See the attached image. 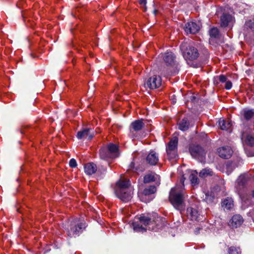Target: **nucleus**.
<instances>
[{
    "mask_svg": "<svg viewBox=\"0 0 254 254\" xmlns=\"http://www.w3.org/2000/svg\"><path fill=\"white\" fill-rule=\"evenodd\" d=\"M185 179L183 177L181 180L182 184L179 186L177 185L171 189L169 195L170 202L176 209L180 211H182L185 208L184 199L185 195L183 191Z\"/></svg>",
    "mask_w": 254,
    "mask_h": 254,
    "instance_id": "f257e3e1",
    "label": "nucleus"
},
{
    "mask_svg": "<svg viewBox=\"0 0 254 254\" xmlns=\"http://www.w3.org/2000/svg\"><path fill=\"white\" fill-rule=\"evenodd\" d=\"M116 196L123 202H128L132 197L133 189L130 186L129 181L125 178H121L115 188Z\"/></svg>",
    "mask_w": 254,
    "mask_h": 254,
    "instance_id": "f03ea898",
    "label": "nucleus"
},
{
    "mask_svg": "<svg viewBox=\"0 0 254 254\" xmlns=\"http://www.w3.org/2000/svg\"><path fill=\"white\" fill-rule=\"evenodd\" d=\"M153 224L150 218L147 216L141 215L139 217L135 218L132 223V226L134 231L143 233L146 230H155L153 227H150V225Z\"/></svg>",
    "mask_w": 254,
    "mask_h": 254,
    "instance_id": "7ed1b4c3",
    "label": "nucleus"
},
{
    "mask_svg": "<svg viewBox=\"0 0 254 254\" xmlns=\"http://www.w3.org/2000/svg\"><path fill=\"white\" fill-rule=\"evenodd\" d=\"M184 58L186 60L192 61L198 57L197 50L192 46H189L187 43H183L180 45Z\"/></svg>",
    "mask_w": 254,
    "mask_h": 254,
    "instance_id": "20e7f679",
    "label": "nucleus"
},
{
    "mask_svg": "<svg viewBox=\"0 0 254 254\" xmlns=\"http://www.w3.org/2000/svg\"><path fill=\"white\" fill-rule=\"evenodd\" d=\"M100 157L102 159H106L108 158H116L118 156V146L113 143H109L107 149L103 148L100 151Z\"/></svg>",
    "mask_w": 254,
    "mask_h": 254,
    "instance_id": "39448f33",
    "label": "nucleus"
},
{
    "mask_svg": "<svg viewBox=\"0 0 254 254\" xmlns=\"http://www.w3.org/2000/svg\"><path fill=\"white\" fill-rule=\"evenodd\" d=\"M79 221L78 219H75L71 222L70 225L73 226V227H71L70 230H68V235L69 237L79 235L85 228V223L82 222H79Z\"/></svg>",
    "mask_w": 254,
    "mask_h": 254,
    "instance_id": "423d86ee",
    "label": "nucleus"
},
{
    "mask_svg": "<svg viewBox=\"0 0 254 254\" xmlns=\"http://www.w3.org/2000/svg\"><path fill=\"white\" fill-rule=\"evenodd\" d=\"M161 84V77L160 76L153 75L144 82V86L146 88L154 89L160 87Z\"/></svg>",
    "mask_w": 254,
    "mask_h": 254,
    "instance_id": "0eeeda50",
    "label": "nucleus"
},
{
    "mask_svg": "<svg viewBox=\"0 0 254 254\" xmlns=\"http://www.w3.org/2000/svg\"><path fill=\"white\" fill-rule=\"evenodd\" d=\"M178 139L175 136L170 141L168 146L166 147V152L168 157L170 159H174L177 157V146L178 144Z\"/></svg>",
    "mask_w": 254,
    "mask_h": 254,
    "instance_id": "6e6552de",
    "label": "nucleus"
},
{
    "mask_svg": "<svg viewBox=\"0 0 254 254\" xmlns=\"http://www.w3.org/2000/svg\"><path fill=\"white\" fill-rule=\"evenodd\" d=\"M190 151L191 155L202 162L204 160L205 153L202 147L198 145H193L190 147Z\"/></svg>",
    "mask_w": 254,
    "mask_h": 254,
    "instance_id": "1a4fd4ad",
    "label": "nucleus"
},
{
    "mask_svg": "<svg viewBox=\"0 0 254 254\" xmlns=\"http://www.w3.org/2000/svg\"><path fill=\"white\" fill-rule=\"evenodd\" d=\"M250 179L251 175L249 174L245 173L240 175L235 184V188L237 191H239L244 188Z\"/></svg>",
    "mask_w": 254,
    "mask_h": 254,
    "instance_id": "9d476101",
    "label": "nucleus"
},
{
    "mask_svg": "<svg viewBox=\"0 0 254 254\" xmlns=\"http://www.w3.org/2000/svg\"><path fill=\"white\" fill-rule=\"evenodd\" d=\"M243 143L249 146H254V136L252 133H243L241 137ZM249 156H254V152L252 153H248Z\"/></svg>",
    "mask_w": 254,
    "mask_h": 254,
    "instance_id": "9b49d317",
    "label": "nucleus"
},
{
    "mask_svg": "<svg viewBox=\"0 0 254 254\" xmlns=\"http://www.w3.org/2000/svg\"><path fill=\"white\" fill-rule=\"evenodd\" d=\"M199 25L193 21L188 22L184 28V30L187 34H195L199 31Z\"/></svg>",
    "mask_w": 254,
    "mask_h": 254,
    "instance_id": "f8f14e48",
    "label": "nucleus"
},
{
    "mask_svg": "<svg viewBox=\"0 0 254 254\" xmlns=\"http://www.w3.org/2000/svg\"><path fill=\"white\" fill-rule=\"evenodd\" d=\"M219 156L224 159L230 158L233 151L232 148L229 146H225L220 147L218 150Z\"/></svg>",
    "mask_w": 254,
    "mask_h": 254,
    "instance_id": "ddd939ff",
    "label": "nucleus"
},
{
    "mask_svg": "<svg viewBox=\"0 0 254 254\" xmlns=\"http://www.w3.org/2000/svg\"><path fill=\"white\" fill-rule=\"evenodd\" d=\"M94 135V131L91 128H84L77 132V137L80 139L82 138L91 139L93 137Z\"/></svg>",
    "mask_w": 254,
    "mask_h": 254,
    "instance_id": "4468645a",
    "label": "nucleus"
},
{
    "mask_svg": "<svg viewBox=\"0 0 254 254\" xmlns=\"http://www.w3.org/2000/svg\"><path fill=\"white\" fill-rule=\"evenodd\" d=\"M175 56L171 52H168L164 54L161 55V58H162L165 63L168 65H172L175 61Z\"/></svg>",
    "mask_w": 254,
    "mask_h": 254,
    "instance_id": "2eb2a0df",
    "label": "nucleus"
},
{
    "mask_svg": "<svg viewBox=\"0 0 254 254\" xmlns=\"http://www.w3.org/2000/svg\"><path fill=\"white\" fill-rule=\"evenodd\" d=\"M243 219L240 215H235L232 217L229 222V225L232 228H237L241 225Z\"/></svg>",
    "mask_w": 254,
    "mask_h": 254,
    "instance_id": "dca6fc26",
    "label": "nucleus"
},
{
    "mask_svg": "<svg viewBox=\"0 0 254 254\" xmlns=\"http://www.w3.org/2000/svg\"><path fill=\"white\" fill-rule=\"evenodd\" d=\"M221 26L222 27H226L230 25L233 23V18L230 15L227 14H224L221 17Z\"/></svg>",
    "mask_w": 254,
    "mask_h": 254,
    "instance_id": "f3484780",
    "label": "nucleus"
},
{
    "mask_svg": "<svg viewBox=\"0 0 254 254\" xmlns=\"http://www.w3.org/2000/svg\"><path fill=\"white\" fill-rule=\"evenodd\" d=\"M188 216L191 220H198L199 214L197 209L193 207H190L187 210Z\"/></svg>",
    "mask_w": 254,
    "mask_h": 254,
    "instance_id": "a211bd4d",
    "label": "nucleus"
},
{
    "mask_svg": "<svg viewBox=\"0 0 254 254\" xmlns=\"http://www.w3.org/2000/svg\"><path fill=\"white\" fill-rule=\"evenodd\" d=\"M197 176V172L196 171L194 170L191 171L189 179L190 181L191 186L193 188H197L199 184V180Z\"/></svg>",
    "mask_w": 254,
    "mask_h": 254,
    "instance_id": "6ab92c4d",
    "label": "nucleus"
},
{
    "mask_svg": "<svg viewBox=\"0 0 254 254\" xmlns=\"http://www.w3.org/2000/svg\"><path fill=\"white\" fill-rule=\"evenodd\" d=\"M96 171V165L93 163H87L84 166V172L88 175H91L94 174Z\"/></svg>",
    "mask_w": 254,
    "mask_h": 254,
    "instance_id": "aec40b11",
    "label": "nucleus"
},
{
    "mask_svg": "<svg viewBox=\"0 0 254 254\" xmlns=\"http://www.w3.org/2000/svg\"><path fill=\"white\" fill-rule=\"evenodd\" d=\"M146 160L150 165H155L158 161V156L154 151H151L147 156Z\"/></svg>",
    "mask_w": 254,
    "mask_h": 254,
    "instance_id": "412c9836",
    "label": "nucleus"
},
{
    "mask_svg": "<svg viewBox=\"0 0 254 254\" xmlns=\"http://www.w3.org/2000/svg\"><path fill=\"white\" fill-rule=\"evenodd\" d=\"M144 126L142 120H138L133 122L130 127V129L131 130L132 129L135 131L140 130Z\"/></svg>",
    "mask_w": 254,
    "mask_h": 254,
    "instance_id": "4be33fe9",
    "label": "nucleus"
},
{
    "mask_svg": "<svg viewBox=\"0 0 254 254\" xmlns=\"http://www.w3.org/2000/svg\"><path fill=\"white\" fill-rule=\"evenodd\" d=\"M233 200L231 197H227L222 202V206L224 209L230 210L233 207Z\"/></svg>",
    "mask_w": 254,
    "mask_h": 254,
    "instance_id": "5701e85b",
    "label": "nucleus"
},
{
    "mask_svg": "<svg viewBox=\"0 0 254 254\" xmlns=\"http://www.w3.org/2000/svg\"><path fill=\"white\" fill-rule=\"evenodd\" d=\"M218 125L222 130H228L231 127V124L229 121H226L223 119H220L218 121Z\"/></svg>",
    "mask_w": 254,
    "mask_h": 254,
    "instance_id": "b1692460",
    "label": "nucleus"
},
{
    "mask_svg": "<svg viewBox=\"0 0 254 254\" xmlns=\"http://www.w3.org/2000/svg\"><path fill=\"white\" fill-rule=\"evenodd\" d=\"M213 175V172L212 170L208 168H205L202 169L199 174V176L201 178H205L208 176H211Z\"/></svg>",
    "mask_w": 254,
    "mask_h": 254,
    "instance_id": "393cba45",
    "label": "nucleus"
},
{
    "mask_svg": "<svg viewBox=\"0 0 254 254\" xmlns=\"http://www.w3.org/2000/svg\"><path fill=\"white\" fill-rule=\"evenodd\" d=\"M242 113L246 120H249L254 117V110H244Z\"/></svg>",
    "mask_w": 254,
    "mask_h": 254,
    "instance_id": "a878e982",
    "label": "nucleus"
},
{
    "mask_svg": "<svg viewBox=\"0 0 254 254\" xmlns=\"http://www.w3.org/2000/svg\"><path fill=\"white\" fill-rule=\"evenodd\" d=\"M190 124L186 119H184L179 124V128L182 131L187 130L189 127Z\"/></svg>",
    "mask_w": 254,
    "mask_h": 254,
    "instance_id": "bb28decb",
    "label": "nucleus"
},
{
    "mask_svg": "<svg viewBox=\"0 0 254 254\" xmlns=\"http://www.w3.org/2000/svg\"><path fill=\"white\" fill-rule=\"evenodd\" d=\"M156 175L153 173H149L144 177L143 182L144 183H149L155 181Z\"/></svg>",
    "mask_w": 254,
    "mask_h": 254,
    "instance_id": "cd10ccee",
    "label": "nucleus"
},
{
    "mask_svg": "<svg viewBox=\"0 0 254 254\" xmlns=\"http://www.w3.org/2000/svg\"><path fill=\"white\" fill-rule=\"evenodd\" d=\"M156 190V188L154 186H151L148 188L145 189L143 192V194L145 196L154 193Z\"/></svg>",
    "mask_w": 254,
    "mask_h": 254,
    "instance_id": "c85d7f7f",
    "label": "nucleus"
},
{
    "mask_svg": "<svg viewBox=\"0 0 254 254\" xmlns=\"http://www.w3.org/2000/svg\"><path fill=\"white\" fill-rule=\"evenodd\" d=\"M228 253L229 254H241V251L239 248L231 247L229 248Z\"/></svg>",
    "mask_w": 254,
    "mask_h": 254,
    "instance_id": "c756f323",
    "label": "nucleus"
},
{
    "mask_svg": "<svg viewBox=\"0 0 254 254\" xmlns=\"http://www.w3.org/2000/svg\"><path fill=\"white\" fill-rule=\"evenodd\" d=\"M209 35L211 38H217L219 35V31L216 28H212L209 31Z\"/></svg>",
    "mask_w": 254,
    "mask_h": 254,
    "instance_id": "7c9ffc66",
    "label": "nucleus"
},
{
    "mask_svg": "<svg viewBox=\"0 0 254 254\" xmlns=\"http://www.w3.org/2000/svg\"><path fill=\"white\" fill-rule=\"evenodd\" d=\"M245 26L254 31V19L247 21L245 23Z\"/></svg>",
    "mask_w": 254,
    "mask_h": 254,
    "instance_id": "2f4dec72",
    "label": "nucleus"
},
{
    "mask_svg": "<svg viewBox=\"0 0 254 254\" xmlns=\"http://www.w3.org/2000/svg\"><path fill=\"white\" fill-rule=\"evenodd\" d=\"M234 168V165L233 163H228L226 165V173L229 175Z\"/></svg>",
    "mask_w": 254,
    "mask_h": 254,
    "instance_id": "473e14b6",
    "label": "nucleus"
},
{
    "mask_svg": "<svg viewBox=\"0 0 254 254\" xmlns=\"http://www.w3.org/2000/svg\"><path fill=\"white\" fill-rule=\"evenodd\" d=\"M69 165L71 168H75L77 166L76 161L74 159H71L69 162Z\"/></svg>",
    "mask_w": 254,
    "mask_h": 254,
    "instance_id": "72a5a7b5",
    "label": "nucleus"
},
{
    "mask_svg": "<svg viewBox=\"0 0 254 254\" xmlns=\"http://www.w3.org/2000/svg\"><path fill=\"white\" fill-rule=\"evenodd\" d=\"M232 86V82L230 81H227L225 83V87L226 89L229 90Z\"/></svg>",
    "mask_w": 254,
    "mask_h": 254,
    "instance_id": "f704fd0d",
    "label": "nucleus"
},
{
    "mask_svg": "<svg viewBox=\"0 0 254 254\" xmlns=\"http://www.w3.org/2000/svg\"><path fill=\"white\" fill-rule=\"evenodd\" d=\"M219 80L220 82H221L222 83L226 82L227 81V78L225 76L223 75H221L220 76H218Z\"/></svg>",
    "mask_w": 254,
    "mask_h": 254,
    "instance_id": "c9c22d12",
    "label": "nucleus"
},
{
    "mask_svg": "<svg viewBox=\"0 0 254 254\" xmlns=\"http://www.w3.org/2000/svg\"><path fill=\"white\" fill-rule=\"evenodd\" d=\"M139 4L143 7H144V10H146V0H139Z\"/></svg>",
    "mask_w": 254,
    "mask_h": 254,
    "instance_id": "e433bc0d",
    "label": "nucleus"
},
{
    "mask_svg": "<svg viewBox=\"0 0 254 254\" xmlns=\"http://www.w3.org/2000/svg\"><path fill=\"white\" fill-rule=\"evenodd\" d=\"M213 82L214 84L215 85H217L219 84L220 81L219 80L218 76L214 77Z\"/></svg>",
    "mask_w": 254,
    "mask_h": 254,
    "instance_id": "4c0bfd02",
    "label": "nucleus"
},
{
    "mask_svg": "<svg viewBox=\"0 0 254 254\" xmlns=\"http://www.w3.org/2000/svg\"><path fill=\"white\" fill-rule=\"evenodd\" d=\"M199 230V229H198V228H196V230H195V231L196 234H197V233H198V231Z\"/></svg>",
    "mask_w": 254,
    "mask_h": 254,
    "instance_id": "58836bf2",
    "label": "nucleus"
},
{
    "mask_svg": "<svg viewBox=\"0 0 254 254\" xmlns=\"http://www.w3.org/2000/svg\"><path fill=\"white\" fill-rule=\"evenodd\" d=\"M157 12V11L156 10H154L153 11V13H154L155 15H156V14Z\"/></svg>",
    "mask_w": 254,
    "mask_h": 254,
    "instance_id": "ea45409f",
    "label": "nucleus"
},
{
    "mask_svg": "<svg viewBox=\"0 0 254 254\" xmlns=\"http://www.w3.org/2000/svg\"><path fill=\"white\" fill-rule=\"evenodd\" d=\"M141 200L142 201L145 202H146V203H147V201L144 200L143 198H141Z\"/></svg>",
    "mask_w": 254,
    "mask_h": 254,
    "instance_id": "a19ab883",
    "label": "nucleus"
},
{
    "mask_svg": "<svg viewBox=\"0 0 254 254\" xmlns=\"http://www.w3.org/2000/svg\"><path fill=\"white\" fill-rule=\"evenodd\" d=\"M253 196L254 197V190L253 191Z\"/></svg>",
    "mask_w": 254,
    "mask_h": 254,
    "instance_id": "79ce46f5",
    "label": "nucleus"
},
{
    "mask_svg": "<svg viewBox=\"0 0 254 254\" xmlns=\"http://www.w3.org/2000/svg\"><path fill=\"white\" fill-rule=\"evenodd\" d=\"M176 101H175V99H173V102L175 103Z\"/></svg>",
    "mask_w": 254,
    "mask_h": 254,
    "instance_id": "37998d69",
    "label": "nucleus"
},
{
    "mask_svg": "<svg viewBox=\"0 0 254 254\" xmlns=\"http://www.w3.org/2000/svg\"><path fill=\"white\" fill-rule=\"evenodd\" d=\"M176 101H175V99H173V102L175 103Z\"/></svg>",
    "mask_w": 254,
    "mask_h": 254,
    "instance_id": "c03bdc74",
    "label": "nucleus"
}]
</instances>
